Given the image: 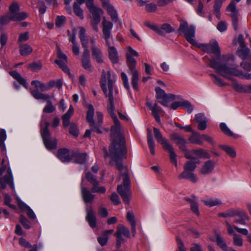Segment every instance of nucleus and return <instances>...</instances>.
<instances>
[{
	"instance_id": "54",
	"label": "nucleus",
	"mask_w": 251,
	"mask_h": 251,
	"mask_svg": "<svg viewBox=\"0 0 251 251\" xmlns=\"http://www.w3.org/2000/svg\"><path fill=\"white\" fill-rule=\"evenodd\" d=\"M159 29H161V31L163 32V34L164 33V31L168 33L175 31V29L172 27L171 25L167 23H165L162 25L161 27L159 28Z\"/></svg>"
},
{
	"instance_id": "62",
	"label": "nucleus",
	"mask_w": 251,
	"mask_h": 251,
	"mask_svg": "<svg viewBox=\"0 0 251 251\" xmlns=\"http://www.w3.org/2000/svg\"><path fill=\"white\" fill-rule=\"evenodd\" d=\"M233 237V244L237 246L241 247L243 245L242 239L236 233H234Z\"/></svg>"
},
{
	"instance_id": "43",
	"label": "nucleus",
	"mask_w": 251,
	"mask_h": 251,
	"mask_svg": "<svg viewBox=\"0 0 251 251\" xmlns=\"http://www.w3.org/2000/svg\"><path fill=\"white\" fill-rule=\"evenodd\" d=\"M201 201L205 205L209 207L220 205L222 203L221 201L218 199L215 200L208 199L207 200H202Z\"/></svg>"
},
{
	"instance_id": "9",
	"label": "nucleus",
	"mask_w": 251,
	"mask_h": 251,
	"mask_svg": "<svg viewBox=\"0 0 251 251\" xmlns=\"http://www.w3.org/2000/svg\"><path fill=\"white\" fill-rule=\"evenodd\" d=\"M94 115V108L92 104L88 105V111L87 112L86 120L89 124L91 129L93 132L97 133H102L101 127L102 125L95 122L93 119Z\"/></svg>"
},
{
	"instance_id": "64",
	"label": "nucleus",
	"mask_w": 251,
	"mask_h": 251,
	"mask_svg": "<svg viewBox=\"0 0 251 251\" xmlns=\"http://www.w3.org/2000/svg\"><path fill=\"white\" fill-rule=\"evenodd\" d=\"M110 199L116 205H117L121 203L118 195L115 192L112 193L110 197Z\"/></svg>"
},
{
	"instance_id": "58",
	"label": "nucleus",
	"mask_w": 251,
	"mask_h": 251,
	"mask_svg": "<svg viewBox=\"0 0 251 251\" xmlns=\"http://www.w3.org/2000/svg\"><path fill=\"white\" fill-rule=\"evenodd\" d=\"M19 221L25 228L28 229L30 228V223L25 216L21 215Z\"/></svg>"
},
{
	"instance_id": "50",
	"label": "nucleus",
	"mask_w": 251,
	"mask_h": 251,
	"mask_svg": "<svg viewBox=\"0 0 251 251\" xmlns=\"http://www.w3.org/2000/svg\"><path fill=\"white\" fill-rule=\"evenodd\" d=\"M42 68V64L41 62H34L30 63L28 66V68L35 71L40 70Z\"/></svg>"
},
{
	"instance_id": "11",
	"label": "nucleus",
	"mask_w": 251,
	"mask_h": 251,
	"mask_svg": "<svg viewBox=\"0 0 251 251\" xmlns=\"http://www.w3.org/2000/svg\"><path fill=\"white\" fill-rule=\"evenodd\" d=\"M0 185L1 189H4L8 185L12 189H14V184L11 170L10 167L7 169V174L0 178Z\"/></svg>"
},
{
	"instance_id": "18",
	"label": "nucleus",
	"mask_w": 251,
	"mask_h": 251,
	"mask_svg": "<svg viewBox=\"0 0 251 251\" xmlns=\"http://www.w3.org/2000/svg\"><path fill=\"white\" fill-rule=\"evenodd\" d=\"M195 119L198 123V129L200 130H204L207 127V120L204 115L202 113H199L195 115Z\"/></svg>"
},
{
	"instance_id": "19",
	"label": "nucleus",
	"mask_w": 251,
	"mask_h": 251,
	"mask_svg": "<svg viewBox=\"0 0 251 251\" xmlns=\"http://www.w3.org/2000/svg\"><path fill=\"white\" fill-rule=\"evenodd\" d=\"M86 220L92 228L96 227L97 221L96 215L95 211L92 208H90V209H86Z\"/></svg>"
},
{
	"instance_id": "30",
	"label": "nucleus",
	"mask_w": 251,
	"mask_h": 251,
	"mask_svg": "<svg viewBox=\"0 0 251 251\" xmlns=\"http://www.w3.org/2000/svg\"><path fill=\"white\" fill-rule=\"evenodd\" d=\"M175 100V96L173 94H166L158 102L164 106H168L169 102Z\"/></svg>"
},
{
	"instance_id": "63",
	"label": "nucleus",
	"mask_w": 251,
	"mask_h": 251,
	"mask_svg": "<svg viewBox=\"0 0 251 251\" xmlns=\"http://www.w3.org/2000/svg\"><path fill=\"white\" fill-rule=\"evenodd\" d=\"M145 9L148 12H154L157 10V5L154 3L147 4Z\"/></svg>"
},
{
	"instance_id": "36",
	"label": "nucleus",
	"mask_w": 251,
	"mask_h": 251,
	"mask_svg": "<svg viewBox=\"0 0 251 251\" xmlns=\"http://www.w3.org/2000/svg\"><path fill=\"white\" fill-rule=\"evenodd\" d=\"M219 148L224 151L230 157L234 158L236 156V152L235 150L227 145H221Z\"/></svg>"
},
{
	"instance_id": "57",
	"label": "nucleus",
	"mask_w": 251,
	"mask_h": 251,
	"mask_svg": "<svg viewBox=\"0 0 251 251\" xmlns=\"http://www.w3.org/2000/svg\"><path fill=\"white\" fill-rule=\"evenodd\" d=\"M66 18L64 16H57L55 20V25L57 27H61L65 22Z\"/></svg>"
},
{
	"instance_id": "33",
	"label": "nucleus",
	"mask_w": 251,
	"mask_h": 251,
	"mask_svg": "<svg viewBox=\"0 0 251 251\" xmlns=\"http://www.w3.org/2000/svg\"><path fill=\"white\" fill-rule=\"evenodd\" d=\"M250 50L246 46L239 47L237 52L238 56L242 59L245 60L250 53Z\"/></svg>"
},
{
	"instance_id": "29",
	"label": "nucleus",
	"mask_w": 251,
	"mask_h": 251,
	"mask_svg": "<svg viewBox=\"0 0 251 251\" xmlns=\"http://www.w3.org/2000/svg\"><path fill=\"white\" fill-rule=\"evenodd\" d=\"M79 37L82 48H88V40L85 34V29L83 27L80 28Z\"/></svg>"
},
{
	"instance_id": "22",
	"label": "nucleus",
	"mask_w": 251,
	"mask_h": 251,
	"mask_svg": "<svg viewBox=\"0 0 251 251\" xmlns=\"http://www.w3.org/2000/svg\"><path fill=\"white\" fill-rule=\"evenodd\" d=\"M91 50L93 58L98 63H103L102 53L98 47H94Z\"/></svg>"
},
{
	"instance_id": "35",
	"label": "nucleus",
	"mask_w": 251,
	"mask_h": 251,
	"mask_svg": "<svg viewBox=\"0 0 251 251\" xmlns=\"http://www.w3.org/2000/svg\"><path fill=\"white\" fill-rule=\"evenodd\" d=\"M11 20L13 21H21L25 20L27 17V14L24 12H16L12 14H10Z\"/></svg>"
},
{
	"instance_id": "37",
	"label": "nucleus",
	"mask_w": 251,
	"mask_h": 251,
	"mask_svg": "<svg viewBox=\"0 0 251 251\" xmlns=\"http://www.w3.org/2000/svg\"><path fill=\"white\" fill-rule=\"evenodd\" d=\"M230 80L232 81L231 86L236 91L239 93H244L246 85H242L241 84L238 83L237 81H236L235 79L233 77L232 80Z\"/></svg>"
},
{
	"instance_id": "26",
	"label": "nucleus",
	"mask_w": 251,
	"mask_h": 251,
	"mask_svg": "<svg viewBox=\"0 0 251 251\" xmlns=\"http://www.w3.org/2000/svg\"><path fill=\"white\" fill-rule=\"evenodd\" d=\"M188 140L192 144L198 145L202 144L201 135L197 132H193Z\"/></svg>"
},
{
	"instance_id": "52",
	"label": "nucleus",
	"mask_w": 251,
	"mask_h": 251,
	"mask_svg": "<svg viewBox=\"0 0 251 251\" xmlns=\"http://www.w3.org/2000/svg\"><path fill=\"white\" fill-rule=\"evenodd\" d=\"M93 186V187L91 188V192L93 193L104 194L106 192L105 188L103 186H99V184Z\"/></svg>"
},
{
	"instance_id": "8",
	"label": "nucleus",
	"mask_w": 251,
	"mask_h": 251,
	"mask_svg": "<svg viewBox=\"0 0 251 251\" xmlns=\"http://www.w3.org/2000/svg\"><path fill=\"white\" fill-rule=\"evenodd\" d=\"M30 93L32 96L36 100H43L47 101V105L43 109V112L50 113L54 112L56 109L52 105L50 100V96L46 94L42 93L37 90L30 89Z\"/></svg>"
},
{
	"instance_id": "15",
	"label": "nucleus",
	"mask_w": 251,
	"mask_h": 251,
	"mask_svg": "<svg viewBox=\"0 0 251 251\" xmlns=\"http://www.w3.org/2000/svg\"><path fill=\"white\" fill-rule=\"evenodd\" d=\"M57 156L62 162H69L73 159L72 151L66 148L58 150Z\"/></svg>"
},
{
	"instance_id": "60",
	"label": "nucleus",
	"mask_w": 251,
	"mask_h": 251,
	"mask_svg": "<svg viewBox=\"0 0 251 251\" xmlns=\"http://www.w3.org/2000/svg\"><path fill=\"white\" fill-rule=\"evenodd\" d=\"M69 133L71 135L77 137L78 135V130L76 126L74 124H71L69 127Z\"/></svg>"
},
{
	"instance_id": "40",
	"label": "nucleus",
	"mask_w": 251,
	"mask_h": 251,
	"mask_svg": "<svg viewBox=\"0 0 251 251\" xmlns=\"http://www.w3.org/2000/svg\"><path fill=\"white\" fill-rule=\"evenodd\" d=\"M116 233H120V235L122 236L123 234L125 236L128 238L130 237V231L128 228L126 227L123 225H120L118 227Z\"/></svg>"
},
{
	"instance_id": "47",
	"label": "nucleus",
	"mask_w": 251,
	"mask_h": 251,
	"mask_svg": "<svg viewBox=\"0 0 251 251\" xmlns=\"http://www.w3.org/2000/svg\"><path fill=\"white\" fill-rule=\"evenodd\" d=\"M86 179L91 183L92 185H95L97 184H99V181L97 179L95 176L92 174L90 172H87L86 174Z\"/></svg>"
},
{
	"instance_id": "59",
	"label": "nucleus",
	"mask_w": 251,
	"mask_h": 251,
	"mask_svg": "<svg viewBox=\"0 0 251 251\" xmlns=\"http://www.w3.org/2000/svg\"><path fill=\"white\" fill-rule=\"evenodd\" d=\"M156 98L158 101L160 100L166 94L162 89L159 87L155 88Z\"/></svg>"
},
{
	"instance_id": "45",
	"label": "nucleus",
	"mask_w": 251,
	"mask_h": 251,
	"mask_svg": "<svg viewBox=\"0 0 251 251\" xmlns=\"http://www.w3.org/2000/svg\"><path fill=\"white\" fill-rule=\"evenodd\" d=\"M209 75L211 77L213 82L215 84L220 87L226 85V83L224 82L222 78L217 77L215 75L210 74Z\"/></svg>"
},
{
	"instance_id": "38",
	"label": "nucleus",
	"mask_w": 251,
	"mask_h": 251,
	"mask_svg": "<svg viewBox=\"0 0 251 251\" xmlns=\"http://www.w3.org/2000/svg\"><path fill=\"white\" fill-rule=\"evenodd\" d=\"M32 51L31 47L27 44H24L20 47V52L22 56H27Z\"/></svg>"
},
{
	"instance_id": "55",
	"label": "nucleus",
	"mask_w": 251,
	"mask_h": 251,
	"mask_svg": "<svg viewBox=\"0 0 251 251\" xmlns=\"http://www.w3.org/2000/svg\"><path fill=\"white\" fill-rule=\"evenodd\" d=\"M19 244L21 246L24 248L33 249V245H31L28 241H26L23 237L19 238Z\"/></svg>"
},
{
	"instance_id": "1",
	"label": "nucleus",
	"mask_w": 251,
	"mask_h": 251,
	"mask_svg": "<svg viewBox=\"0 0 251 251\" xmlns=\"http://www.w3.org/2000/svg\"><path fill=\"white\" fill-rule=\"evenodd\" d=\"M115 80V74L111 75L109 71L106 74L104 70L102 71L100 85L104 95L108 98L107 109L114 123L111 128V136L113 141L109 146V153L105 148H103L104 157H111L117 169L121 170L123 159L127 158V150L125 140L122 135L120 122L114 113L113 86Z\"/></svg>"
},
{
	"instance_id": "27",
	"label": "nucleus",
	"mask_w": 251,
	"mask_h": 251,
	"mask_svg": "<svg viewBox=\"0 0 251 251\" xmlns=\"http://www.w3.org/2000/svg\"><path fill=\"white\" fill-rule=\"evenodd\" d=\"M49 126L50 123L47 121L45 122V126L44 127L42 125H41V135L43 141L49 139L50 137V133L48 128Z\"/></svg>"
},
{
	"instance_id": "39",
	"label": "nucleus",
	"mask_w": 251,
	"mask_h": 251,
	"mask_svg": "<svg viewBox=\"0 0 251 251\" xmlns=\"http://www.w3.org/2000/svg\"><path fill=\"white\" fill-rule=\"evenodd\" d=\"M196 168V163L191 160L187 161L183 165L184 170L193 172H194Z\"/></svg>"
},
{
	"instance_id": "24",
	"label": "nucleus",
	"mask_w": 251,
	"mask_h": 251,
	"mask_svg": "<svg viewBox=\"0 0 251 251\" xmlns=\"http://www.w3.org/2000/svg\"><path fill=\"white\" fill-rule=\"evenodd\" d=\"M9 74L20 84L22 85L25 88H27L26 80L22 77L19 73L16 71H13L9 72Z\"/></svg>"
},
{
	"instance_id": "2",
	"label": "nucleus",
	"mask_w": 251,
	"mask_h": 251,
	"mask_svg": "<svg viewBox=\"0 0 251 251\" xmlns=\"http://www.w3.org/2000/svg\"><path fill=\"white\" fill-rule=\"evenodd\" d=\"M208 67L214 69L217 73L228 80H232V75L241 79H251V73H245L235 67L227 65V64L220 63L214 57L209 59Z\"/></svg>"
},
{
	"instance_id": "56",
	"label": "nucleus",
	"mask_w": 251,
	"mask_h": 251,
	"mask_svg": "<svg viewBox=\"0 0 251 251\" xmlns=\"http://www.w3.org/2000/svg\"><path fill=\"white\" fill-rule=\"evenodd\" d=\"M87 7L89 8L90 12H93L98 10H100L101 9L94 6L93 0H87L86 2Z\"/></svg>"
},
{
	"instance_id": "14",
	"label": "nucleus",
	"mask_w": 251,
	"mask_h": 251,
	"mask_svg": "<svg viewBox=\"0 0 251 251\" xmlns=\"http://www.w3.org/2000/svg\"><path fill=\"white\" fill-rule=\"evenodd\" d=\"M171 141L175 142L182 151H186V141L184 137L177 133H173L170 136Z\"/></svg>"
},
{
	"instance_id": "12",
	"label": "nucleus",
	"mask_w": 251,
	"mask_h": 251,
	"mask_svg": "<svg viewBox=\"0 0 251 251\" xmlns=\"http://www.w3.org/2000/svg\"><path fill=\"white\" fill-rule=\"evenodd\" d=\"M199 47L207 53H212L217 56L221 55L220 47L217 41L210 42L209 44H201Z\"/></svg>"
},
{
	"instance_id": "17",
	"label": "nucleus",
	"mask_w": 251,
	"mask_h": 251,
	"mask_svg": "<svg viewBox=\"0 0 251 251\" xmlns=\"http://www.w3.org/2000/svg\"><path fill=\"white\" fill-rule=\"evenodd\" d=\"M81 193L83 200L85 203H91L94 201L95 195L92 194L91 190H88L86 187H82Z\"/></svg>"
},
{
	"instance_id": "23",
	"label": "nucleus",
	"mask_w": 251,
	"mask_h": 251,
	"mask_svg": "<svg viewBox=\"0 0 251 251\" xmlns=\"http://www.w3.org/2000/svg\"><path fill=\"white\" fill-rule=\"evenodd\" d=\"M106 9L108 13L110 15L112 21L116 23L118 21V15L116 10L114 8L113 6L109 3L103 6Z\"/></svg>"
},
{
	"instance_id": "44",
	"label": "nucleus",
	"mask_w": 251,
	"mask_h": 251,
	"mask_svg": "<svg viewBox=\"0 0 251 251\" xmlns=\"http://www.w3.org/2000/svg\"><path fill=\"white\" fill-rule=\"evenodd\" d=\"M103 12L102 9L91 12L93 17V20L91 23L99 24L100 21V14Z\"/></svg>"
},
{
	"instance_id": "61",
	"label": "nucleus",
	"mask_w": 251,
	"mask_h": 251,
	"mask_svg": "<svg viewBox=\"0 0 251 251\" xmlns=\"http://www.w3.org/2000/svg\"><path fill=\"white\" fill-rule=\"evenodd\" d=\"M72 115L66 113L62 116L63 125L65 127L68 126L70 124V120Z\"/></svg>"
},
{
	"instance_id": "28",
	"label": "nucleus",
	"mask_w": 251,
	"mask_h": 251,
	"mask_svg": "<svg viewBox=\"0 0 251 251\" xmlns=\"http://www.w3.org/2000/svg\"><path fill=\"white\" fill-rule=\"evenodd\" d=\"M192 152L200 158L209 159L211 157L207 151L201 148L192 150Z\"/></svg>"
},
{
	"instance_id": "16",
	"label": "nucleus",
	"mask_w": 251,
	"mask_h": 251,
	"mask_svg": "<svg viewBox=\"0 0 251 251\" xmlns=\"http://www.w3.org/2000/svg\"><path fill=\"white\" fill-rule=\"evenodd\" d=\"M215 166L214 161L209 160L204 163L200 170V173L203 175H208L211 173Z\"/></svg>"
},
{
	"instance_id": "53",
	"label": "nucleus",
	"mask_w": 251,
	"mask_h": 251,
	"mask_svg": "<svg viewBox=\"0 0 251 251\" xmlns=\"http://www.w3.org/2000/svg\"><path fill=\"white\" fill-rule=\"evenodd\" d=\"M11 21L10 14H7L0 18V28Z\"/></svg>"
},
{
	"instance_id": "20",
	"label": "nucleus",
	"mask_w": 251,
	"mask_h": 251,
	"mask_svg": "<svg viewBox=\"0 0 251 251\" xmlns=\"http://www.w3.org/2000/svg\"><path fill=\"white\" fill-rule=\"evenodd\" d=\"M179 179H186L190 180L193 182H196L198 180L194 172L184 170L178 176Z\"/></svg>"
},
{
	"instance_id": "13",
	"label": "nucleus",
	"mask_w": 251,
	"mask_h": 251,
	"mask_svg": "<svg viewBox=\"0 0 251 251\" xmlns=\"http://www.w3.org/2000/svg\"><path fill=\"white\" fill-rule=\"evenodd\" d=\"M153 133L156 141L162 145L163 149L165 151L172 147V145L170 144L168 140L164 138L160 131V130L156 127L153 128Z\"/></svg>"
},
{
	"instance_id": "5",
	"label": "nucleus",
	"mask_w": 251,
	"mask_h": 251,
	"mask_svg": "<svg viewBox=\"0 0 251 251\" xmlns=\"http://www.w3.org/2000/svg\"><path fill=\"white\" fill-rule=\"evenodd\" d=\"M139 53L130 47L128 48V52L126 54L127 64L129 67L130 71L133 70L132 73L131 85L133 88L137 90L138 89V82L139 80L138 72L135 69L136 65V60L132 56H138Z\"/></svg>"
},
{
	"instance_id": "42",
	"label": "nucleus",
	"mask_w": 251,
	"mask_h": 251,
	"mask_svg": "<svg viewBox=\"0 0 251 251\" xmlns=\"http://www.w3.org/2000/svg\"><path fill=\"white\" fill-rule=\"evenodd\" d=\"M73 9L75 14L80 19H83V12L82 9L80 7V5L77 2H74L73 5Z\"/></svg>"
},
{
	"instance_id": "49",
	"label": "nucleus",
	"mask_w": 251,
	"mask_h": 251,
	"mask_svg": "<svg viewBox=\"0 0 251 251\" xmlns=\"http://www.w3.org/2000/svg\"><path fill=\"white\" fill-rule=\"evenodd\" d=\"M181 107H184L187 111L188 113H191L194 109V105L191 103L189 101L183 100L181 101Z\"/></svg>"
},
{
	"instance_id": "7",
	"label": "nucleus",
	"mask_w": 251,
	"mask_h": 251,
	"mask_svg": "<svg viewBox=\"0 0 251 251\" xmlns=\"http://www.w3.org/2000/svg\"><path fill=\"white\" fill-rule=\"evenodd\" d=\"M178 31L180 34H183L190 44L195 46L197 42L194 39L195 37L196 27L193 25H189L186 21H182L180 23Z\"/></svg>"
},
{
	"instance_id": "3",
	"label": "nucleus",
	"mask_w": 251,
	"mask_h": 251,
	"mask_svg": "<svg viewBox=\"0 0 251 251\" xmlns=\"http://www.w3.org/2000/svg\"><path fill=\"white\" fill-rule=\"evenodd\" d=\"M102 37L105 40L106 45L108 47L109 59L113 64H116L119 61L118 53L114 47L110 46L109 41L111 37V30L113 28V24L110 21H106L105 18H103L102 22Z\"/></svg>"
},
{
	"instance_id": "21",
	"label": "nucleus",
	"mask_w": 251,
	"mask_h": 251,
	"mask_svg": "<svg viewBox=\"0 0 251 251\" xmlns=\"http://www.w3.org/2000/svg\"><path fill=\"white\" fill-rule=\"evenodd\" d=\"M72 155L73 158L75 159V163L78 164H84L87 156L86 153H80L76 151H72Z\"/></svg>"
},
{
	"instance_id": "51",
	"label": "nucleus",
	"mask_w": 251,
	"mask_h": 251,
	"mask_svg": "<svg viewBox=\"0 0 251 251\" xmlns=\"http://www.w3.org/2000/svg\"><path fill=\"white\" fill-rule=\"evenodd\" d=\"M144 24L146 26L155 31L159 35H163V32L161 31V29H159V28L156 25H151L149 21L145 22Z\"/></svg>"
},
{
	"instance_id": "10",
	"label": "nucleus",
	"mask_w": 251,
	"mask_h": 251,
	"mask_svg": "<svg viewBox=\"0 0 251 251\" xmlns=\"http://www.w3.org/2000/svg\"><path fill=\"white\" fill-rule=\"evenodd\" d=\"M240 0H232L226 8L227 11L231 12L230 16L232 17L233 27L235 30H236L238 27V11L236 7V3L239 2Z\"/></svg>"
},
{
	"instance_id": "4",
	"label": "nucleus",
	"mask_w": 251,
	"mask_h": 251,
	"mask_svg": "<svg viewBox=\"0 0 251 251\" xmlns=\"http://www.w3.org/2000/svg\"><path fill=\"white\" fill-rule=\"evenodd\" d=\"M120 175L123 177V184L118 185L117 192L123 199V201L127 204H129L131 198V192L130 187V180L128 174L127 169L123 165L121 170H118Z\"/></svg>"
},
{
	"instance_id": "25",
	"label": "nucleus",
	"mask_w": 251,
	"mask_h": 251,
	"mask_svg": "<svg viewBox=\"0 0 251 251\" xmlns=\"http://www.w3.org/2000/svg\"><path fill=\"white\" fill-rule=\"evenodd\" d=\"M216 242L218 247L223 251H229L230 247H227L224 239L219 234H216Z\"/></svg>"
},
{
	"instance_id": "6",
	"label": "nucleus",
	"mask_w": 251,
	"mask_h": 251,
	"mask_svg": "<svg viewBox=\"0 0 251 251\" xmlns=\"http://www.w3.org/2000/svg\"><path fill=\"white\" fill-rule=\"evenodd\" d=\"M218 215L224 218L238 217L239 219H235V222L243 225L246 224V221L249 220V216L245 211L239 208L229 209L224 212L220 213Z\"/></svg>"
},
{
	"instance_id": "46",
	"label": "nucleus",
	"mask_w": 251,
	"mask_h": 251,
	"mask_svg": "<svg viewBox=\"0 0 251 251\" xmlns=\"http://www.w3.org/2000/svg\"><path fill=\"white\" fill-rule=\"evenodd\" d=\"M220 127L225 134L228 136H233L234 135L233 133L229 129L225 123H221L220 125Z\"/></svg>"
},
{
	"instance_id": "31",
	"label": "nucleus",
	"mask_w": 251,
	"mask_h": 251,
	"mask_svg": "<svg viewBox=\"0 0 251 251\" xmlns=\"http://www.w3.org/2000/svg\"><path fill=\"white\" fill-rule=\"evenodd\" d=\"M147 142L150 150L151 153L154 155L155 154V143L153 141V137L151 130H148L147 135Z\"/></svg>"
},
{
	"instance_id": "34",
	"label": "nucleus",
	"mask_w": 251,
	"mask_h": 251,
	"mask_svg": "<svg viewBox=\"0 0 251 251\" xmlns=\"http://www.w3.org/2000/svg\"><path fill=\"white\" fill-rule=\"evenodd\" d=\"M45 147L48 150H51L56 148L57 140L55 138L47 139L43 141Z\"/></svg>"
},
{
	"instance_id": "41",
	"label": "nucleus",
	"mask_w": 251,
	"mask_h": 251,
	"mask_svg": "<svg viewBox=\"0 0 251 251\" xmlns=\"http://www.w3.org/2000/svg\"><path fill=\"white\" fill-rule=\"evenodd\" d=\"M67 61L62 60H56L55 63L66 73L70 74V70L68 66L66 65Z\"/></svg>"
},
{
	"instance_id": "32",
	"label": "nucleus",
	"mask_w": 251,
	"mask_h": 251,
	"mask_svg": "<svg viewBox=\"0 0 251 251\" xmlns=\"http://www.w3.org/2000/svg\"><path fill=\"white\" fill-rule=\"evenodd\" d=\"M6 139V132L4 129H0V149L1 150V153L5 154L6 148L4 145V141Z\"/></svg>"
},
{
	"instance_id": "48",
	"label": "nucleus",
	"mask_w": 251,
	"mask_h": 251,
	"mask_svg": "<svg viewBox=\"0 0 251 251\" xmlns=\"http://www.w3.org/2000/svg\"><path fill=\"white\" fill-rule=\"evenodd\" d=\"M169 153V156L171 162L173 163L176 167H177V161L176 159V155L174 151L173 147L166 150Z\"/></svg>"
}]
</instances>
